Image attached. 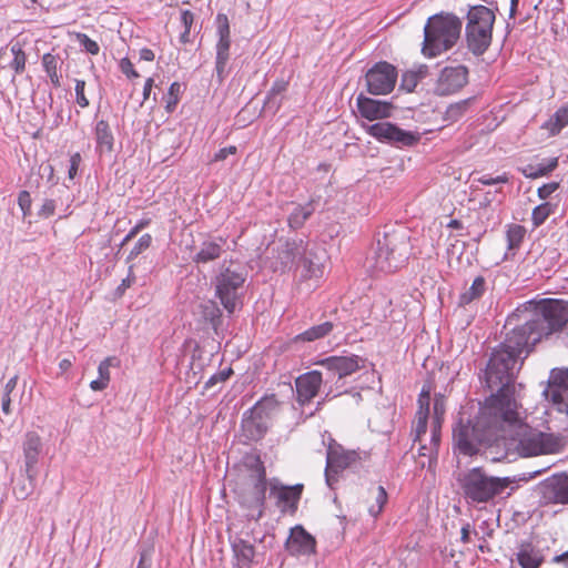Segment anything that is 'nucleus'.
I'll list each match as a JSON object with an SVG mask.
<instances>
[{"mask_svg": "<svg viewBox=\"0 0 568 568\" xmlns=\"http://www.w3.org/2000/svg\"><path fill=\"white\" fill-rule=\"evenodd\" d=\"M568 323V302L545 298L529 301L507 318V333L485 369V382L493 393L486 400V412H501L518 402L516 364L523 353L528 354L542 338L560 332ZM520 387V385H518Z\"/></svg>", "mask_w": 568, "mask_h": 568, "instance_id": "nucleus-1", "label": "nucleus"}, {"mask_svg": "<svg viewBox=\"0 0 568 568\" xmlns=\"http://www.w3.org/2000/svg\"><path fill=\"white\" fill-rule=\"evenodd\" d=\"M525 410L518 402L508 404L499 413V447L505 454L500 458L510 459L518 455L531 457L546 454H556L564 446L560 435L545 433L528 425Z\"/></svg>", "mask_w": 568, "mask_h": 568, "instance_id": "nucleus-2", "label": "nucleus"}, {"mask_svg": "<svg viewBox=\"0 0 568 568\" xmlns=\"http://www.w3.org/2000/svg\"><path fill=\"white\" fill-rule=\"evenodd\" d=\"M499 413L488 414L484 405L474 424L460 419L453 430L455 449L463 455L473 456L478 454L483 444L499 447Z\"/></svg>", "mask_w": 568, "mask_h": 568, "instance_id": "nucleus-3", "label": "nucleus"}, {"mask_svg": "<svg viewBox=\"0 0 568 568\" xmlns=\"http://www.w3.org/2000/svg\"><path fill=\"white\" fill-rule=\"evenodd\" d=\"M460 32L462 21L452 13H439L428 18L424 27L423 54L434 58L452 49Z\"/></svg>", "mask_w": 568, "mask_h": 568, "instance_id": "nucleus-4", "label": "nucleus"}, {"mask_svg": "<svg viewBox=\"0 0 568 568\" xmlns=\"http://www.w3.org/2000/svg\"><path fill=\"white\" fill-rule=\"evenodd\" d=\"M457 481L463 496L471 504L489 503L513 483L509 477L490 476L481 467L460 473Z\"/></svg>", "mask_w": 568, "mask_h": 568, "instance_id": "nucleus-5", "label": "nucleus"}, {"mask_svg": "<svg viewBox=\"0 0 568 568\" xmlns=\"http://www.w3.org/2000/svg\"><path fill=\"white\" fill-rule=\"evenodd\" d=\"M408 233L404 229L392 230L377 239L374 251V267L392 273L403 266L410 254Z\"/></svg>", "mask_w": 568, "mask_h": 568, "instance_id": "nucleus-6", "label": "nucleus"}, {"mask_svg": "<svg viewBox=\"0 0 568 568\" xmlns=\"http://www.w3.org/2000/svg\"><path fill=\"white\" fill-rule=\"evenodd\" d=\"M266 487L265 467L260 459H255L250 474L236 490L239 501L248 510L246 516L251 519L258 520L264 514Z\"/></svg>", "mask_w": 568, "mask_h": 568, "instance_id": "nucleus-7", "label": "nucleus"}, {"mask_svg": "<svg viewBox=\"0 0 568 568\" xmlns=\"http://www.w3.org/2000/svg\"><path fill=\"white\" fill-rule=\"evenodd\" d=\"M495 13L485 6L471 7L467 13L466 41L475 55L484 54L493 39Z\"/></svg>", "mask_w": 568, "mask_h": 568, "instance_id": "nucleus-8", "label": "nucleus"}, {"mask_svg": "<svg viewBox=\"0 0 568 568\" xmlns=\"http://www.w3.org/2000/svg\"><path fill=\"white\" fill-rule=\"evenodd\" d=\"M245 282V274L231 266L223 268L215 278V292L222 305L233 313L240 298L239 291Z\"/></svg>", "mask_w": 568, "mask_h": 568, "instance_id": "nucleus-9", "label": "nucleus"}, {"mask_svg": "<svg viewBox=\"0 0 568 568\" xmlns=\"http://www.w3.org/2000/svg\"><path fill=\"white\" fill-rule=\"evenodd\" d=\"M366 131L375 139L398 148L413 146L420 139L419 133L403 130L389 122H377L371 124L367 126Z\"/></svg>", "mask_w": 568, "mask_h": 568, "instance_id": "nucleus-10", "label": "nucleus"}, {"mask_svg": "<svg viewBox=\"0 0 568 568\" xmlns=\"http://www.w3.org/2000/svg\"><path fill=\"white\" fill-rule=\"evenodd\" d=\"M397 70L386 61H382L372 67L365 75L367 90L371 94H388L395 88L397 81Z\"/></svg>", "mask_w": 568, "mask_h": 568, "instance_id": "nucleus-11", "label": "nucleus"}, {"mask_svg": "<svg viewBox=\"0 0 568 568\" xmlns=\"http://www.w3.org/2000/svg\"><path fill=\"white\" fill-rule=\"evenodd\" d=\"M216 33L219 40L216 42V58H215V71L220 82H222L226 75V65L230 60V48H231V31L230 23L226 14L219 13L216 16Z\"/></svg>", "mask_w": 568, "mask_h": 568, "instance_id": "nucleus-12", "label": "nucleus"}, {"mask_svg": "<svg viewBox=\"0 0 568 568\" xmlns=\"http://www.w3.org/2000/svg\"><path fill=\"white\" fill-rule=\"evenodd\" d=\"M358 454L355 450H345L341 445H329L326 455L325 479L332 488L336 481V476L356 463Z\"/></svg>", "mask_w": 568, "mask_h": 568, "instance_id": "nucleus-13", "label": "nucleus"}, {"mask_svg": "<svg viewBox=\"0 0 568 568\" xmlns=\"http://www.w3.org/2000/svg\"><path fill=\"white\" fill-rule=\"evenodd\" d=\"M544 394L559 413L568 415V369L552 371Z\"/></svg>", "mask_w": 568, "mask_h": 568, "instance_id": "nucleus-14", "label": "nucleus"}, {"mask_svg": "<svg viewBox=\"0 0 568 568\" xmlns=\"http://www.w3.org/2000/svg\"><path fill=\"white\" fill-rule=\"evenodd\" d=\"M468 70L464 65L444 68L436 81L435 93L438 95H449L459 91L466 83Z\"/></svg>", "mask_w": 568, "mask_h": 568, "instance_id": "nucleus-15", "label": "nucleus"}, {"mask_svg": "<svg viewBox=\"0 0 568 568\" xmlns=\"http://www.w3.org/2000/svg\"><path fill=\"white\" fill-rule=\"evenodd\" d=\"M304 486L296 484L293 486H285L276 480L270 484V496L275 498L277 507L282 513H295L301 499Z\"/></svg>", "mask_w": 568, "mask_h": 568, "instance_id": "nucleus-16", "label": "nucleus"}, {"mask_svg": "<svg viewBox=\"0 0 568 568\" xmlns=\"http://www.w3.org/2000/svg\"><path fill=\"white\" fill-rule=\"evenodd\" d=\"M322 382V374L317 371H312L297 377L295 386L298 403L301 405L310 403L317 395Z\"/></svg>", "mask_w": 568, "mask_h": 568, "instance_id": "nucleus-17", "label": "nucleus"}, {"mask_svg": "<svg viewBox=\"0 0 568 568\" xmlns=\"http://www.w3.org/2000/svg\"><path fill=\"white\" fill-rule=\"evenodd\" d=\"M362 362L357 355L348 356H329L321 361V365L324 366L328 372L336 375L338 378L346 377L357 369H359Z\"/></svg>", "mask_w": 568, "mask_h": 568, "instance_id": "nucleus-18", "label": "nucleus"}, {"mask_svg": "<svg viewBox=\"0 0 568 568\" xmlns=\"http://www.w3.org/2000/svg\"><path fill=\"white\" fill-rule=\"evenodd\" d=\"M307 252V242L303 240L285 241L278 252V260L281 263V270H291L292 267L300 266V260L302 255Z\"/></svg>", "mask_w": 568, "mask_h": 568, "instance_id": "nucleus-19", "label": "nucleus"}, {"mask_svg": "<svg viewBox=\"0 0 568 568\" xmlns=\"http://www.w3.org/2000/svg\"><path fill=\"white\" fill-rule=\"evenodd\" d=\"M357 108L361 115L369 121L388 118L392 105L388 102L374 100L363 94L357 97Z\"/></svg>", "mask_w": 568, "mask_h": 568, "instance_id": "nucleus-20", "label": "nucleus"}, {"mask_svg": "<svg viewBox=\"0 0 568 568\" xmlns=\"http://www.w3.org/2000/svg\"><path fill=\"white\" fill-rule=\"evenodd\" d=\"M542 489L547 500L568 504V475L552 476L545 481Z\"/></svg>", "mask_w": 568, "mask_h": 568, "instance_id": "nucleus-21", "label": "nucleus"}, {"mask_svg": "<svg viewBox=\"0 0 568 568\" xmlns=\"http://www.w3.org/2000/svg\"><path fill=\"white\" fill-rule=\"evenodd\" d=\"M231 549L234 568H251L255 557V547L250 541L235 537L231 539Z\"/></svg>", "mask_w": 568, "mask_h": 568, "instance_id": "nucleus-22", "label": "nucleus"}, {"mask_svg": "<svg viewBox=\"0 0 568 568\" xmlns=\"http://www.w3.org/2000/svg\"><path fill=\"white\" fill-rule=\"evenodd\" d=\"M430 405V388L424 386L418 396V410L414 423V440L422 442V436L427 432V419Z\"/></svg>", "mask_w": 568, "mask_h": 568, "instance_id": "nucleus-23", "label": "nucleus"}, {"mask_svg": "<svg viewBox=\"0 0 568 568\" xmlns=\"http://www.w3.org/2000/svg\"><path fill=\"white\" fill-rule=\"evenodd\" d=\"M268 429V423L251 409L244 413L242 430L248 440H260Z\"/></svg>", "mask_w": 568, "mask_h": 568, "instance_id": "nucleus-24", "label": "nucleus"}, {"mask_svg": "<svg viewBox=\"0 0 568 568\" xmlns=\"http://www.w3.org/2000/svg\"><path fill=\"white\" fill-rule=\"evenodd\" d=\"M315 539L303 527L292 530L288 539V549L295 555H310L315 551Z\"/></svg>", "mask_w": 568, "mask_h": 568, "instance_id": "nucleus-25", "label": "nucleus"}, {"mask_svg": "<svg viewBox=\"0 0 568 568\" xmlns=\"http://www.w3.org/2000/svg\"><path fill=\"white\" fill-rule=\"evenodd\" d=\"M323 252L315 248L314 246L310 247L307 243V252L305 255L301 256L300 266L303 267V275L306 277H320L323 274Z\"/></svg>", "mask_w": 568, "mask_h": 568, "instance_id": "nucleus-26", "label": "nucleus"}, {"mask_svg": "<svg viewBox=\"0 0 568 568\" xmlns=\"http://www.w3.org/2000/svg\"><path fill=\"white\" fill-rule=\"evenodd\" d=\"M226 241L222 237L204 241L194 255L193 261L197 264L215 261L221 256Z\"/></svg>", "mask_w": 568, "mask_h": 568, "instance_id": "nucleus-27", "label": "nucleus"}, {"mask_svg": "<svg viewBox=\"0 0 568 568\" xmlns=\"http://www.w3.org/2000/svg\"><path fill=\"white\" fill-rule=\"evenodd\" d=\"M41 452V439L36 433H28L23 442L24 469L37 470L36 465Z\"/></svg>", "mask_w": 568, "mask_h": 568, "instance_id": "nucleus-28", "label": "nucleus"}, {"mask_svg": "<svg viewBox=\"0 0 568 568\" xmlns=\"http://www.w3.org/2000/svg\"><path fill=\"white\" fill-rule=\"evenodd\" d=\"M120 366V359L115 356L104 358L98 366L99 378L90 383V388L94 392L105 389L110 383V368Z\"/></svg>", "mask_w": 568, "mask_h": 568, "instance_id": "nucleus-29", "label": "nucleus"}, {"mask_svg": "<svg viewBox=\"0 0 568 568\" xmlns=\"http://www.w3.org/2000/svg\"><path fill=\"white\" fill-rule=\"evenodd\" d=\"M37 474V470L28 471L24 469V475L13 486V495L17 499L24 500L33 493Z\"/></svg>", "mask_w": 568, "mask_h": 568, "instance_id": "nucleus-30", "label": "nucleus"}, {"mask_svg": "<svg viewBox=\"0 0 568 568\" xmlns=\"http://www.w3.org/2000/svg\"><path fill=\"white\" fill-rule=\"evenodd\" d=\"M97 150L99 153H111L113 149V134L106 121L100 120L95 125Z\"/></svg>", "mask_w": 568, "mask_h": 568, "instance_id": "nucleus-31", "label": "nucleus"}, {"mask_svg": "<svg viewBox=\"0 0 568 568\" xmlns=\"http://www.w3.org/2000/svg\"><path fill=\"white\" fill-rule=\"evenodd\" d=\"M251 410L254 414L260 415L267 423L272 417H274L280 410V402L275 397V395H266L261 398Z\"/></svg>", "mask_w": 568, "mask_h": 568, "instance_id": "nucleus-32", "label": "nucleus"}, {"mask_svg": "<svg viewBox=\"0 0 568 568\" xmlns=\"http://www.w3.org/2000/svg\"><path fill=\"white\" fill-rule=\"evenodd\" d=\"M517 560L523 568H538L542 562V556L538 549L526 544L519 548Z\"/></svg>", "mask_w": 568, "mask_h": 568, "instance_id": "nucleus-33", "label": "nucleus"}, {"mask_svg": "<svg viewBox=\"0 0 568 568\" xmlns=\"http://www.w3.org/2000/svg\"><path fill=\"white\" fill-rule=\"evenodd\" d=\"M315 207L313 202H308L304 205L297 204L288 215V225L293 230L301 229L304 223L312 216Z\"/></svg>", "mask_w": 568, "mask_h": 568, "instance_id": "nucleus-34", "label": "nucleus"}, {"mask_svg": "<svg viewBox=\"0 0 568 568\" xmlns=\"http://www.w3.org/2000/svg\"><path fill=\"white\" fill-rule=\"evenodd\" d=\"M558 166V159L551 158L546 162L539 163L537 165L528 164L523 168L520 171L527 179H537L540 176H546L550 172H552Z\"/></svg>", "mask_w": 568, "mask_h": 568, "instance_id": "nucleus-35", "label": "nucleus"}, {"mask_svg": "<svg viewBox=\"0 0 568 568\" xmlns=\"http://www.w3.org/2000/svg\"><path fill=\"white\" fill-rule=\"evenodd\" d=\"M566 125H568V108H559L554 115L549 118L542 125L549 132V135L558 134Z\"/></svg>", "mask_w": 568, "mask_h": 568, "instance_id": "nucleus-36", "label": "nucleus"}, {"mask_svg": "<svg viewBox=\"0 0 568 568\" xmlns=\"http://www.w3.org/2000/svg\"><path fill=\"white\" fill-rule=\"evenodd\" d=\"M486 291V281L483 276H477L473 281L469 288H467L459 296V305H467L481 297Z\"/></svg>", "mask_w": 568, "mask_h": 568, "instance_id": "nucleus-37", "label": "nucleus"}, {"mask_svg": "<svg viewBox=\"0 0 568 568\" xmlns=\"http://www.w3.org/2000/svg\"><path fill=\"white\" fill-rule=\"evenodd\" d=\"M199 307H200V314H201L202 318L205 322L210 323L213 326V328L216 331L219 324L221 323V316H222L221 310L219 308L216 303H214L213 301H207V302L200 304Z\"/></svg>", "mask_w": 568, "mask_h": 568, "instance_id": "nucleus-38", "label": "nucleus"}, {"mask_svg": "<svg viewBox=\"0 0 568 568\" xmlns=\"http://www.w3.org/2000/svg\"><path fill=\"white\" fill-rule=\"evenodd\" d=\"M60 62H61L60 58L57 55H53L51 53H45L42 57L43 68L47 72L48 77L50 78L51 83L55 88H59L61 85L60 74L58 73V67H59Z\"/></svg>", "mask_w": 568, "mask_h": 568, "instance_id": "nucleus-39", "label": "nucleus"}, {"mask_svg": "<svg viewBox=\"0 0 568 568\" xmlns=\"http://www.w3.org/2000/svg\"><path fill=\"white\" fill-rule=\"evenodd\" d=\"M334 324L332 322H324L315 325L303 332L298 338L307 342H313L327 336L333 331Z\"/></svg>", "mask_w": 568, "mask_h": 568, "instance_id": "nucleus-40", "label": "nucleus"}, {"mask_svg": "<svg viewBox=\"0 0 568 568\" xmlns=\"http://www.w3.org/2000/svg\"><path fill=\"white\" fill-rule=\"evenodd\" d=\"M526 230L524 226L518 224H511L508 226L506 232L507 247L509 251L516 250L519 247L520 243L525 237Z\"/></svg>", "mask_w": 568, "mask_h": 568, "instance_id": "nucleus-41", "label": "nucleus"}, {"mask_svg": "<svg viewBox=\"0 0 568 568\" xmlns=\"http://www.w3.org/2000/svg\"><path fill=\"white\" fill-rule=\"evenodd\" d=\"M10 50L13 54L10 68L13 69L16 74H21L26 69L27 55L19 43L12 44Z\"/></svg>", "mask_w": 568, "mask_h": 568, "instance_id": "nucleus-42", "label": "nucleus"}, {"mask_svg": "<svg viewBox=\"0 0 568 568\" xmlns=\"http://www.w3.org/2000/svg\"><path fill=\"white\" fill-rule=\"evenodd\" d=\"M554 212L552 205L548 202H545L532 210L531 213V222L535 227L540 226L545 223V221L549 217V215Z\"/></svg>", "mask_w": 568, "mask_h": 568, "instance_id": "nucleus-43", "label": "nucleus"}, {"mask_svg": "<svg viewBox=\"0 0 568 568\" xmlns=\"http://www.w3.org/2000/svg\"><path fill=\"white\" fill-rule=\"evenodd\" d=\"M374 497L375 505L369 506L368 511L372 516L376 517L382 513L383 507L387 501V493L385 488L383 486L376 487L374 491Z\"/></svg>", "mask_w": 568, "mask_h": 568, "instance_id": "nucleus-44", "label": "nucleus"}, {"mask_svg": "<svg viewBox=\"0 0 568 568\" xmlns=\"http://www.w3.org/2000/svg\"><path fill=\"white\" fill-rule=\"evenodd\" d=\"M152 236L150 234H143L139 241L135 243L133 248L130 251L126 262H131L136 258L142 252L148 250L151 246Z\"/></svg>", "mask_w": 568, "mask_h": 568, "instance_id": "nucleus-45", "label": "nucleus"}, {"mask_svg": "<svg viewBox=\"0 0 568 568\" xmlns=\"http://www.w3.org/2000/svg\"><path fill=\"white\" fill-rule=\"evenodd\" d=\"M424 74L425 72L422 68L418 72H406L403 74L400 88L407 92H412L416 88L419 79L424 77Z\"/></svg>", "mask_w": 568, "mask_h": 568, "instance_id": "nucleus-46", "label": "nucleus"}, {"mask_svg": "<svg viewBox=\"0 0 568 568\" xmlns=\"http://www.w3.org/2000/svg\"><path fill=\"white\" fill-rule=\"evenodd\" d=\"M181 84L179 82H173L169 88L168 97L165 100V109L168 112H173V110L175 109L179 102Z\"/></svg>", "mask_w": 568, "mask_h": 568, "instance_id": "nucleus-47", "label": "nucleus"}, {"mask_svg": "<svg viewBox=\"0 0 568 568\" xmlns=\"http://www.w3.org/2000/svg\"><path fill=\"white\" fill-rule=\"evenodd\" d=\"M446 410V399L442 394L435 395L433 405V422L442 424L443 416Z\"/></svg>", "mask_w": 568, "mask_h": 568, "instance_id": "nucleus-48", "label": "nucleus"}, {"mask_svg": "<svg viewBox=\"0 0 568 568\" xmlns=\"http://www.w3.org/2000/svg\"><path fill=\"white\" fill-rule=\"evenodd\" d=\"M77 38L79 43L85 49L87 52L93 55L99 53V44L94 40L90 39L87 34L78 33Z\"/></svg>", "mask_w": 568, "mask_h": 568, "instance_id": "nucleus-49", "label": "nucleus"}, {"mask_svg": "<svg viewBox=\"0 0 568 568\" xmlns=\"http://www.w3.org/2000/svg\"><path fill=\"white\" fill-rule=\"evenodd\" d=\"M232 374H233V369L231 367L220 371L219 373L212 375L207 379V382L205 383V388H211L217 383H223V382L227 381Z\"/></svg>", "mask_w": 568, "mask_h": 568, "instance_id": "nucleus-50", "label": "nucleus"}, {"mask_svg": "<svg viewBox=\"0 0 568 568\" xmlns=\"http://www.w3.org/2000/svg\"><path fill=\"white\" fill-rule=\"evenodd\" d=\"M439 428H440V424L438 425L433 422L430 446H429V467L432 466L434 456L437 454V446L439 443Z\"/></svg>", "mask_w": 568, "mask_h": 568, "instance_id": "nucleus-51", "label": "nucleus"}, {"mask_svg": "<svg viewBox=\"0 0 568 568\" xmlns=\"http://www.w3.org/2000/svg\"><path fill=\"white\" fill-rule=\"evenodd\" d=\"M85 81L84 80H75V97L77 103L80 108L84 109L89 106V100L84 94Z\"/></svg>", "mask_w": 568, "mask_h": 568, "instance_id": "nucleus-52", "label": "nucleus"}, {"mask_svg": "<svg viewBox=\"0 0 568 568\" xmlns=\"http://www.w3.org/2000/svg\"><path fill=\"white\" fill-rule=\"evenodd\" d=\"M150 224V219L139 221L125 235V237L121 242V246L125 245L129 241H131L141 230L146 227Z\"/></svg>", "mask_w": 568, "mask_h": 568, "instance_id": "nucleus-53", "label": "nucleus"}, {"mask_svg": "<svg viewBox=\"0 0 568 568\" xmlns=\"http://www.w3.org/2000/svg\"><path fill=\"white\" fill-rule=\"evenodd\" d=\"M475 181H477L478 183H480L483 185H494V184H499V183H507L509 181V178L507 174L498 175L496 178L483 175V176L476 179Z\"/></svg>", "mask_w": 568, "mask_h": 568, "instance_id": "nucleus-54", "label": "nucleus"}, {"mask_svg": "<svg viewBox=\"0 0 568 568\" xmlns=\"http://www.w3.org/2000/svg\"><path fill=\"white\" fill-rule=\"evenodd\" d=\"M287 89V82L284 80H277L273 83L266 99V103H270L274 97L283 93Z\"/></svg>", "mask_w": 568, "mask_h": 568, "instance_id": "nucleus-55", "label": "nucleus"}, {"mask_svg": "<svg viewBox=\"0 0 568 568\" xmlns=\"http://www.w3.org/2000/svg\"><path fill=\"white\" fill-rule=\"evenodd\" d=\"M55 211V203L51 199L44 200L43 204L41 205L38 214L42 219H48L54 214Z\"/></svg>", "mask_w": 568, "mask_h": 568, "instance_id": "nucleus-56", "label": "nucleus"}, {"mask_svg": "<svg viewBox=\"0 0 568 568\" xmlns=\"http://www.w3.org/2000/svg\"><path fill=\"white\" fill-rule=\"evenodd\" d=\"M559 187V183L558 182H550V183H546L544 185H541L537 193H538V196L541 199V200H546L547 197H549Z\"/></svg>", "mask_w": 568, "mask_h": 568, "instance_id": "nucleus-57", "label": "nucleus"}, {"mask_svg": "<svg viewBox=\"0 0 568 568\" xmlns=\"http://www.w3.org/2000/svg\"><path fill=\"white\" fill-rule=\"evenodd\" d=\"M18 204H19L20 209L22 210L23 215L26 216L31 209V196H30L29 192H27V191L20 192V194L18 196Z\"/></svg>", "mask_w": 568, "mask_h": 568, "instance_id": "nucleus-58", "label": "nucleus"}, {"mask_svg": "<svg viewBox=\"0 0 568 568\" xmlns=\"http://www.w3.org/2000/svg\"><path fill=\"white\" fill-rule=\"evenodd\" d=\"M121 71L130 79L139 78V73L134 70L132 62L128 58L120 61Z\"/></svg>", "mask_w": 568, "mask_h": 568, "instance_id": "nucleus-59", "label": "nucleus"}, {"mask_svg": "<svg viewBox=\"0 0 568 568\" xmlns=\"http://www.w3.org/2000/svg\"><path fill=\"white\" fill-rule=\"evenodd\" d=\"M152 567V549H144L140 554V560L136 568H151Z\"/></svg>", "mask_w": 568, "mask_h": 568, "instance_id": "nucleus-60", "label": "nucleus"}, {"mask_svg": "<svg viewBox=\"0 0 568 568\" xmlns=\"http://www.w3.org/2000/svg\"><path fill=\"white\" fill-rule=\"evenodd\" d=\"M81 155L80 153H74L70 158V168H69V178L73 179L79 170L80 163H81Z\"/></svg>", "mask_w": 568, "mask_h": 568, "instance_id": "nucleus-61", "label": "nucleus"}, {"mask_svg": "<svg viewBox=\"0 0 568 568\" xmlns=\"http://www.w3.org/2000/svg\"><path fill=\"white\" fill-rule=\"evenodd\" d=\"M236 153V146L230 145L223 149H220L213 158V161H224L229 155Z\"/></svg>", "mask_w": 568, "mask_h": 568, "instance_id": "nucleus-62", "label": "nucleus"}, {"mask_svg": "<svg viewBox=\"0 0 568 568\" xmlns=\"http://www.w3.org/2000/svg\"><path fill=\"white\" fill-rule=\"evenodd\" d=\"M193 21L194 14L190 10H183L181 12V22L184 27V30H186V33H190Z\"/></svg>", "mask_w": 568, "mask_h": 568, "instance_id": "nucleus-63", "label": "nucleus"}, {"mask_svg": "<svg viewBox=\"0 0 568 568\" xmlns=\"http://www.w3.org/2000/svg\"><path fill=\"white\" fill-rule=\"evenodd\" d=\"M135 281L134 275L132 274V266L129 267V275L122 280L121 284L118 286L116 291L120 294H123L126 288H129Z\"/></svg>", "mask_w": 568, "mask_h": 568, "instance_id": "nucleus-64", "label": "nucleus"}]
</instances>
